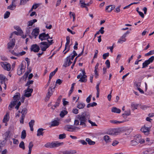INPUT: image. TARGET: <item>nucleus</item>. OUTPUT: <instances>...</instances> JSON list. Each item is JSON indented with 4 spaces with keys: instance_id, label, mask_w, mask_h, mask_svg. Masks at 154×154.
<instances>
[{
    "instance_id": "55",
    "label": "nucleus",
    "mask_w": 154,
    "mask_h": 154,
    "mask_svg": "<svg viewBox=\"0 0 154 154\" xmlns=\"http://www.w3.org/2000/svg\"><path fill=\"white\" fill-rule=\"evenodd\" d=\"M70 38L69 36H67L66 37V42L65 45H69L70 43Z\"/></svg>"
},
{
    "instance_id": "26",
    "label": "nucleus",
    "mask_w": 154,
    "mask_h": 154,
    "mask_svg": "<svg viewBox=\"0 0 154 154\" xmlns=\"http://www.w3.org/2000/svg\"><path fill=\"white\" fill-rule=\"evenodd\" d=\"M44 129H43L42 128H40L38 129L37 130V135L38 136H39L40 135H43V131L44 130Z\"/></svg>"
},
{
    "instance_id": "16",
    "label": "nucleus",
    "mask_w": 154,
    "mask_h": 154,
    "mask_svg": "<svg viewBox=\"0 0 154 154\" xmlns=\"http://www.w3.org/2000/svg\"><path fill=\"white\" fill-rule=\"evenodd\" d=\"M55 87L52 88V87H50V88L49 89L48 94L46 95V98H48V99L50 97L52 94H53V90L54 88Z\"/></svg>"
},
{
    "instance_id": "42",
    "label": "nucleus",
    "mask_w": 154,
    "mask_h": 154,
    "mask_svg": "<svg viewBox=\"0 0 154 154\" xmlns=\"http://www.w3.org/2000/svg\"><path fill=\"white\" fill-rule=\"evenodd\" d=\"M75 83H73L72 84L71 87L70 89V91L69 92V96H70L72 93V92L73 91V89L74 87V86L75 85Z\"/></svg>"
},
{
    "instance_id": "6",
    "label": "nucleus",
    "mask_w": 154,
    "mask_h": 154,
    "mask_svg": "<svg viewBox=\"0 0 154 154\" xmlns=\"http://www.w3.org/2000/svg\"><path fill=\"white\" fill-rule=\"evenodd\" d=\"M40 47L42 51H45L49 47V45L46 42H42L40 43Z\"/></svg>"
},
{
    "instance_id": "4",
    "label": "nucleus",
    "mask_w": 154,
    "mask_h": 154,
    "mask_svg": "<svg viewBox=\"0 0 154 154\" xmlns=\"http://www.w3.org/2000/svg\"><path fill=\"white\" fill-rule=\"evenodd\" d=\"M1 65L2 67L5 70L9 71L11 69V65L6 62H1Z\"/></svg>"
},
{
    "instance_id": "11",
    "label": "nucleus",
    "mask_w": 154,
    "mask_h": 154,
    "mask_svg": "<svg viewBox=\"0 0 154 154\" xmlns=\"http://www.w3.org/2000/svg\"><path fill=\"white\" fill-rule=\"evenodd\" d=\"M33 90L32 89L29 88L28 87L27 89L25 90L24 96L28 97L31 96V94Z\"/></svg>"
},
{
    "instance_id": "20",
    "label": "nucleus",
    "mask_w": 154,
    "mask_h": 154,
    "mask_svg": "<svg viewBox=\"0 0 154 154\" xmlns=\"http://www.w3.org/2000/svg\"><path fill=\"white\" fill-rule=\"evenodd\" d=\"M115 7V6L114 5L107 6L106 8V10H107L108 12H109L114 9Z\"/></svg>"
},
{
    "instance_id": "46",
    "label": "nucleus",
    "mask_w": 154,
    "mask_h": 154,
    "mask_svg": "<svg viewBox=\"0 0 154 154\" xmlns=\"http://www.w3.org/2000/svg\"><path fill=\"white\" fill-rule=\"evenodd\" d=\"M138 106V105L135 104L134 103H132L131 105V106L132 109L134 110L135 109H137Z\"/></svg>"
},
{
    "instance_id": "37",
    "label": "nucleus",
    "mask_w": 154,
    "mask_h": 154,
    "mask_svg": "<svg viewBox=\"0 0 154 154\" xmlns=\"http://www.w3.org/2000/svg\"><path fill=\"white\" fill-rule=\"evenodd\" d=\"M27 112V110L26 108H24L23 109L22 111L21 112V113L22 114V116H25Z\"/></svg>"
},
{
    "instance_id": "13",
    "label": "nucleus",
    "mask_w": 154,
    "mask_h": 154,
    "mask_svg": "<svg viewBox=\"0 0 154 154\" xmlns=\"http://www.w3.org/2000/svg\"><path fill=\"white\" fill-rule=\"evenodd\" d=\"M60 153L63 154H74L76 153V151L75 150H66L63 151H60Z\"/></svg>"
},
{
    "instance_id": "53",
    "label": "nucleus",
    "mask_w": 154,
    "mask_h": 154,
    "mask_svg": "<svg viewBox=\"0 0 154 154\" xmlns=\"http://www.w3.org/2000/svg\"><path fill=\"white\" fill-rule=\"evenodd\" d=\"M154 59V56H152L150 58H149L148 60H146L150 63H152Z\"/></svg>"
},
{
    "instance_id": "1",
    "label": "nucleus",
    "mask_w": 154,
    "mask_h": 154,
    "mask_svg": "<svg viewBox=\"0 0 154 154\" xmlns=\"http://www.w3.org/2000/svg\"><path fill=\"white\" fill-rule=\"evenodd\" d=\"M90 118V115L87 112H82L81 114H79L77 116V118L80 121L79 125L82 126L83 127H85L87 126L86 122Z\"/></svg>"
},
{
    "instance_id": "43",
    "label": "nucleus",
    "mask_w": 154,
    "mask_h": 154,
    "mask_svg": "<svg viewBox=\"0 0 154 154\" xmlns=\"http://www.w3.org/2000/svg\"><path fill=\"white\" fill-rule=\"evenodd\" d=\"M150 63L146 60H145L142 64V68H144L147 66Z\"/></svg>"
},
{
    "instance_id": "30",
    "label": "nucleus",
    "mask_w": 154,
    "mask_h": 154,
    "mask_svg": "<svg viewBox=\"0 0 154 154\" xmlns=\"http://www.w3.org/2000/svg\"><path fill=\"white\" fill-rule=\"evenodd\" d=\"M125 122V121H118L114 120H110V122L113 124H116L118 125L119 124L123 123Z\"/></svg>"
},
{
    "instance_id": "18",
    "label": "nucleus",
    "mask_w": 154,
    "mask_h": 154,
    "mask_svg": "<svg viewBox=\"0 0 154 154\" xmlns=\"http://www.w3.org/2000/svg\"><path fill=\"white\" fill-rule=\"evenodd\" d=\"M39 38L42 41L47 39L46 36V33L45 32H43L40 34L39 36Z\"/></svg>"
},
{
    "instance_id": "40",
    "label": "nucleus",
    "mask_w": 154,
    "mask_h": 154,
    "mask_svg": "<svg viewBox=\"0 0 154 154\" xmlns=\"http://www.w3.org/2000/svg\"><path fill=\"white\" fill-rule=\"evenodd\" d=\"M26 136V133L25 130H23L21 133V138L23 139H24L25 138Z\"/></svg>"
},
{
    "instance_id": "33",
    "label": "nucleus",
    "mask_w": 154,
    "mask_h": 154,
    "mask_svg": "<svg viewBox=\"0 0 154 154\" xmlns=\"http://www.w3.org/2000/svg\"><path fill=\"white\" fill-rule=\"evenodd\" d=\"M135 140H134L131 141V143L132 146L136 145L138 143V141H137V138H135Z\"/></svg>"
},
{
    "instance_id": "21",
    "label": "nucleus",
    "mask_w": 154,
    "mask_h": 154,
    "mask_svg": "<svg viewBox=\"0 0 154 154\" xmlns=\"http://www.w3.org/2000/svg\"><path fill=\"white\" fill-rule=\"evenodd\" d=\"M35 122V121L34 120H31L29 123V126L30 128V130L31 131H33V126L34 125Z\"/></svg>"
},
{
    "instance_id": "27",
    "label": "nucleus",
    "mask_w": 154,
    "mask_h": 154,
    "mask_svg": "<svg viewBox=\"0 0 154 154\" xmlns=\"http://www.w3.org/2000/svg\"><path fill=\"white\" fill-rule=\"evenodd\" d=\"M103 139L106 143H109L111 141V139L110 138L109 136L107 135H105L104 136Z\"/></svg>"
},
{
    "instance_id": "28",
    "label": "nucleus",
    "mask_w": 154,
    "mask_h": 154,
    "mask_svg": "<svg viewBox=\"0 0 154 154\" xmlns=\"http://www.w3.org/2000/svg\"><path fill=\"white\" fill-rule=\"evenodd\" d=\"M5 77L3 75L0 74V82L2 85L4 82H5Z\"/></svg>"
},
{
    "instance_id": "12",
    "label": "nucleus",
    "mask_w": 154,
    "mask_h": 154,
    "mask_svg": "<svg viewBox=\"0 0 154 154\" xmlns=\"http://www.w3.org/2000/svg\"><path fill=\"white\" fill-rule=\"evenodd\" d=\"M82 72L83 73V75L82 77H81V78H80L79 81L81 82H85L87 81L86 79L87 76L85 75L86 73L84 70L82 71Z\"/></svg>"
},
{
    "instance_id": "23",
    "label": "nucleus",
    "mask_w": 154,
    "mask_h": 154,
    "mask_svg": "<svg viewBox=\"0 0 154 154\" xmlns=\"http://www.w3.org/2000/svg\"><path fill=\"white\" fill-rule=\"evenodd\" d=\"M15 101H12L9 105L8 109L9 110H11L12 108L16 105Z\"/></svg>"
},
{
    "instance_id": "7",
    "label": "nucleus",
    "mask_w": 154,
    "mask_h": 154,
    "mask_svg": "<svg viewBox=\"0 0 154 154\" xmlns=\"http://www.w3.org/2000/svg\"><path fill=\"white\" fill-rule=\"evenodd\" d=\"M150 130V127H147L144 125L143 127L141 129V131L144 134L146 135H148L149 134V131Z\"/></svg>"
},
{
    "instance_id": "48",
    "label": "nucleus",
    "mask_w": 154,
    "mask_h": 154,
    "mask_svg": "<svg viewBox=\"0 0 154 154\" xmlns=\"http://www.w3.org/2000/svg\"><path fill=\"white\" fill-rule=\"evenodd\" d=\"M59 102H57L54 105L52 106L51 108L53 109H54L55 108L59 106Z\"/></svg>"
},
{
    "instance_id": "17",
    "label": "nucleus",
    "mask_w": 154,
    "mask_h": 154,
    "mask_svg": "<svg viewBox=\"0 0 154 154\" xmlns=\"http://www.w3.org/2000/svg\"><path fill=\"white\" fill-rule=\"evenodd\" d=\"M135 138L137 139V141H138V143L142 144L144 143L145 142V140L144 139H141V136L139 134L135 136Z\"/></svg>"
},
{
    "instance_id": "10",
    "label": "nucleus",
    "mask_w": 154,
    "mask_h": 154,
    "mask_svg": "<svg viewBox=\"0 0 154 154\" xmlns=\"http://www.w3.org/2000/svg\"><path fill=\"white\" fill-rule=\"evenodd\" d=\"M10 131H7L5 132L3 134V136L4 137V140L3 141V144H5L6 142L7 141L8 138L10 137Z\"/></svg>"
},
{
    "instance_id": "41",
    "label": "nucleus",
    "mask_w": 154,
    "mask_h": 154,
    "mask_svg": "<svg viewBox=\"0 0 154 154\" xmlns=\"http://www.w3.org/2000/svg\"><path fill=\"white\" fill-rule=\"evenodd\" d=\"M9 116L6 114L4 117L3 119V122L4 123L8 121Z\"/></svg>"
},
{
    "instance_id": "54",
    "label": "nucleus",
    "mask_w": 154,
    "mask_h": 154,
    "mask_svg": "<svg viewBox=\"0 0 154 154\" xmlns=\"http://www.w3.org/2000/svg\"><path fill=\"white\" fill-rule=\"evenodd\" d=\"M88 122L91 124L92 126H97V125L95 123V122H93L91 121L90 120L88 119Z\"/></svg>"
},
{
    "instance_id": "8",
    "label": "nucleus",
    "mask_w": 154,
    "mask_h": 154,
    "mask_svg": "<svg viewBox=\"0 0 154 154\" xmlns=\"http://www.w3.org/2000/svg\"><path fill=\"white\" fill-rule=\"evenodd\" d=\"M70 57V55H69L66 57L65 63L63 65V66L66 67L69 66L72 63V62L71 61Z\"/></svg>"
},
{
    "instance_id": "39",
    "label": "nucleus",
    "mask_w": 154,
    "mask_h": 154,
    "mask_svg": "<svg viewBox=\"0 0 154 154\" xmlns=\"http://www.w3.org/2000/svg\"><path fill=\"white\" fill-rule=\"evenodd\" d=\"M41 5V3H37V4H34L33 6H32V7L31 9V11H32L33 9H36L40 5Z\"/></svg>"
},
{
    "instance_id": "14",
    "label": "nucleus",
    "mask_w": 154,
    "mask_h": 154,
    "mask_svg": "<svg viewBox=\"0 0 154 154\" xmlns=\"http://www.w3.org/2000/svg\"><path fill=\"white\" fill-rule=\"evenodd\" d=\"M15 39H12L11 40L10 42L8 43V48H13L15 45Z\"/></svg>"
},
{
    "instance_id": "15",
    "label": "nucleus",
    "mask_w": 154,
    "mask_h": 154,
    "mask_svg": "<svg viewBox=\"0 0 154 154\" xmlns=\"http://www.w3.org/2000/svg\"><path fill=\"white\" fill-rule=\"evenodd\" d=\"M61 144H63V143H59L56 142L55 143H52L50 144L49 146L50 148H53L60 146Z\"/></svg>"
},
{
    "instance_id": "38",
    "label": "nucleus",
    "mask_w": 154,
    "mask_h": 154,
    "mask_svg": "<svg viewBox=\"0 0 154 154\" xmlns=\"http://www.w3.org/2000/svg\"><path fill=\"white\" fill-rule=\"evenodd\" d=\"M80 4H81V7L82 8L86 7V3H85L84 0H80Z\"/></svg>"
},
{
    "instance_id": "9",
    "label": "nucleus",
    "mask_w": 154,
    "mask_h": 154,
    "mask_svg": "<svg viewBox=\"0 0 154 154\" xmlns=\"http://www.w3.org/2000/svg\"><path fill=\"white\" fill-rule=\"evenodd\" d=\"M30 50L31 51L38 52L40 50V48L37 45L34 44L31 45Z\"/></svg>"
},
{
    "instance_id": "50",
    "label": "nucleus",
    "mask_w": 154,
    "mask_h": 154,
    "mask_svg": "<svg viewBox=\"0 0 154 154\" xmlns=\"http://www.w3.org/2000/svg\"><path fill=\"white\" fill-rule=\"evenodd\" d=\"M10 12L9 11H6L4 15V18L5 19L8 18L10 15Z\"/></svg>"
},
{
    "instance_id": "58",
    "label": "nucleus",
    "mask_w": 154,
    "mask_h": 154,
    "mask_svg": "<svg viewBox=\"0 0 154 154\" xmlns=\"http://www.w3.org/2000/svg\"><path fill=\"white\" fill-rule=\"evenodd\" d=\"M25 116H21V117L20 118V122L21 124H23L24 123V119Z\"/></svg>"
},
{
    "instance_id": "63",
    "label": "nucleus",
    "mask_w": 154,
    "mask_h": 154,
    "mask_svg": "<svg viewBox=\"0 0 154 154\" xmlns=\"http://www.w3.org/2000/svg\"><path fill=\"white\" fill-rule=\"evenodd\" d=\"M33 146V143L31 141L29 143V145L28 147H29V149H32V147Z\"/></svg>"
},
{
    "instance_id": "32",
    "label": "nucleus",
    "mask_w": 154,
    "mask_h": 154,
    "mask_svg": "<svg viewBox=\"0 0 154 154\" xmlns=\"http://www.w3.org/2000/svg\"><path fill=\"white\" fill-rule=\"evenodd\" d=\"M80 129V128L79 127L72 126L71 128L68 130V131L71 132L76 131L77 130H78Z\"/></svg>"
},
{
    "instance_id": "29",
    "label": "nucleus",
    "mask_w": 154,
    "mask_h": 154,
    "mask_svg": "<svg viewBox=\"0 0 154 154\" xmlns=\"http://www.w3.org/2000/svg\"><path fill=\"white\" fill-rule=\"evenodd\" d=\"M111 111L112 112L119 113L121 112V110L116 107H114L112 108Z\"/></svg>"
},
{
    "instance_id": "3",
    "label": "nucleus",
    "mask_w": 154,
    "mask_h": 154,
    "mask_svg": "<svg viewBox=\"0 0 154 154\" xmlns=\"http://www.w3.org/2000/svg\"><path fill=\"white\" fill-rule=\"evenodd\" d=\"M121 132L119 128H114L110 130L109 131V134L111 135H117Z\"/></svg>"
},
{
    "instance_id": "24",
    "label": "nucleus",
    "mask_w": 154,
    "mask_h": 154,
    "mask_svg": "<svg viewBox=\"0 0 154 154\" xmlns=\"http://www.w3.org/2000/svg\"><path fill=\"white\" fill-rule=\"evenodd\" d=\"M85 106V104L84 103L80 102H78L77 105V107L79 109H83Z\"/></svg>"
},
{
    "instance_id": "47",
    "label": "nucleus",
    "mask_w": 154,
    "mask_h": 154,
    "mask_svg": "<svg viewBox=\"0 0 154 154\" xmlns=\"http://www.w3.org/2000/svg\"><path fill=\"white\" fill-rule=\"evenodd\" d=\"M154 54V50L150 51L149 52L145 54V56H148Z\"/></svg>"
},
{
    "instance_id": "52",
    "label": "nucleus",
    "mask_w": 154,
    "mask_h": 154,
    "mask_svg": "<svg viewBox=\"0 0 154 154\" xmlns=\"http://www.w3.org/2000/svg\"><path fill=\"white\" fill-rule=\"evenodd\" d=\"M134 85L137 89L138 88H139V87L140 86V83L136 82L134 83Z\"/></svg>"
},
{
    "instance_id": "57",
    "label": "nucleus",
    "mask_w": 154,
    "mask_h": 154,
    "mask_svg": "<svg viewBox=\"0 0 154 154\" xmlns=\"http://www.w3.org/2000/svg\"><path fill=\"white\" fill-rule=\"evenodd\" d=\"M105 64H106L107 67L109 68L110 66V63L109 60H107L105 62Z\"/></svg>"
},
{
    "instance_id": "44",
    "label": "nucleus",
    "mask_w": 154,
    "mask_h": 154,
    "mask_svg": "<svg viewBox=\"0 0 154 154\" xmlns=\"http://www.w3.org/2000/svg\"><path fill=\"white\" fill-rule=\"evenodd\" d=\"M14 7L15 8L16 7V5H14V3L12 2L11 4L8 6V8L11 10H13Z\"/></svg>"
},
{
    "instance_id": "19",
    "label": "nucleus",
    "mask_w": 154,
    "mask_h": 154,
    "mask_svg": "<svg viewBox=\"0 0 154 154\" xmlns=\"http://www.w3.org/2000/svg\"><path fill=\"white\" fill-rule=\"evenodd\" d=\"M125 37H125V35H123L119 39L118 43L122 44L123 42H125L126 40V39L125 38Z\"/></svg>"
},
{
    "instance_id": "56",
    "label": "nucleus",
    "mask_w": 154,
    "mask_h": 154,
    "mask_svg": "<svg viewBox=\"0 0 154 154\" xmlns=\"http://www.w3.org/2000/svg\"><path fill=\"white\" fill-rule=\"evenodd\" d=\"M79 142L80 143L83 145H86L87 144V142L83 140H79Z\"/></svg>"
},
{
    "instance_id": "62",
    "label": "nucleus",
    "mask_w": 154,
    "mask_h": 154,
    "mask_svg": "<svg viewBox=\"0 0 154 154\" xmlns=\"http://www.w3.org/2000/svg\"><path fill=\"white\" fill-rule=\"evenodd\" d=\"M33 81L32 80L30 81L28 80L26 84V86H29V85L33 83Z\"/></svg>"
},
{
    "instance_id": "35",
    "label": "nucleus",
    "mask_w": 154,
    "mask_h": 154,
    "mask_svg": "<svg viewBox=\"0 0 154 154\" xmlns=\"http://www.w3.org/2000/svg\"><path fill=\"white\" fill-rule=\"evenodd\" d=\"M125 113H124L122 114V116L124 118L126 119L127 116H129L131 114V112L130 111H128L127 112H125Z\"/></svg>"
},
{
    "instance_id": "25",
    "label": "nucleus",
    "mask_w": 154,
    "mask_h": 154,
    "mask_svg": "<svg viewBox=\"0 0 154 154\" xmlns=\"http://www.w3.org/2000/svg\"><path fill=\"white\" fill-rule=\"evenodd\" d=\"M37 21V20L35 19L29 21L27 23V26H32V25Z\"/></svg>"
},
{
    "instance_id": "36",
    "label": "nucleus",
    "mask_w": 154,
    "mask_h": 154,
    "mask_svg": "<svg viewBox=\"0 0 154 154\" xmlns=\"http://www.w3.org/2000/svg\"><path fill=\"white\" fill-rule=\"evenodd\" d=\"M68 112H67L65 110H62L61 112H60V116L61 117H63L66 114H67Z\"/></svg>"
},
{
    "instance_id": "22",
    "label": "nucleus",
    "mask_w": 154,
    "mask_h": 154,
    "mask_svg": "<svg viewBox=\"0 0 154 154\" xmlns=\"http://www.w3.org/2000/svg\"><path fill=\"white\" fill-rule=\"evenodd\" d=\"M20 97V94L19 93H17L16 95L14 96L13 97V99L14 100V101H15L16 103L19 100Z\"/></svg>"
},
{
    "instance_id": "2",
    "label": "nucleus",
    "mask_w": 154,
    "mask_h": 154,
    "mask_svg": "<svg viewBox=\"0 0 154 154\" xmlns=\"http://www.w3.org/2000/svg\"><path fill=\"white\" fill-rule=\"evenodd\" d=\"M39 29L38 27H36L34 29L32 33V35H29V36L30 38L31 39H32L34 37L35 38H36L39 34Z\"/></svg>"
},
{
    "instance_id": "45",
    "label": "nucleus",
    "mask_w": 154,
    "mask_h": 154,
    "mask_svg": "<svg viewBox=\"0 0 154 154\" xmlns=\"http://www.w3.org/2000/svg\"><path fill=\"white\" fill-rule=\"evenodd\" d=\"M19 146L23 149H25V147L24 142L23 141H21L19 144Z\"/></svg>"
},
{
    "instance_id": "59",
    "label": "nucleus",
    "mask_w": 154,
    "mask_h": 154,
    "mask_svg": "<svg viewBox=\"0 0 154 154\" xmlns=\"http://www.w3.org/2000/svg\"><path fill=\"white\" fill-rule=\"evenodd\" d=\"M109 55V53H107L103 54V59L105 60L106 58V57H108Z\"/></svg>"
},
{
    "instance_id": "60",
    "label": "nucleus",
    "mask_w": 154,
    "mask_h": 154,
    "mask_svg": "<svg viewBox=\"0 0 154 154\" xmlns=\"http://www.w3.org/2000/svg\"><path fill=\"white\" fill-rule=\"evenodd\" d=\"M55 74V73H54V72H51L49 75V81H50L52 77Z\"/></svg>"
},
{
    "instance_id": "61",
    "label": "nucleus",
    "mask_w": 154,
    "mask_h": 154,
    "mask_svg": "<svg viewBox=\"0 0 154 154\" xmlns=\"http://www.w3.org/2000/svg\"><path fill=\"white\" fill-rule=\"evenodd\" d=\"M72 126H71L69 125H66L64 127V129L65 130H67L68 131V130L70 129L72 127Z\"/></svg>"
},
{
    "instance_id": "49",
    "label": "nucleus",
    "mask_w": 154,
    "mask_h": 154,
    "mask_svg": "<svg viewBox=\"0 0 154 154\" xmlns=\"http://www.w3.org/2000/svg\"><path fill=\"white\" fill-rule=\"evenodd\" d=\"M138 9L139 8H136V11L138 12V13H139V14L141 16V17L142 18H143L144 17L143 14L142 12L139 11Z\"/></svg>"
},
{
    "instance_id": "5",
    "label": "nucleus",
    "mask_w": 154,
    "mask_h": 154,
    "mask_svg": "<svg viewBox=\"0 0 154 154\" xmlns=\"http://www.w3.org/2000/svg\"><path fill=\"white\" fill-rule=\"evenodd\" d=\"M25 66L22 63L19 66L17 69V74L20 75H21L25 71Z\"/></svg>"
},
{
    "instance_id": "34",
    "label": "nucleus",
    "mask_w": 154,
    "mask_h": 154,
    "mask_svg": "<svg viewBox=\"0 0 154 154\" xmlns=\"http://www.w3.org/2000/svg\"><path fill=\"white\" fill-rule=\"evenodd\" d=\"M59 122L56 120H54L51 122V126L54 127L58 125Z\"/></svg>"
},
{
    "instance_id": "51",
    "label": "nucleus",
    "mask_w": 154,
    "mask_h": 154,
    "mask_svg": "<svg viewBox=\"0 0 154 154\" xmlns=\"http://www.w3.org/2000/svg\"><path fill=\"white\" fill-rule=\"evenodd\" d=\"M66 137V134L63 133L62 134H60L59 135V139H62L65 138Z\"/></svg>"
},
{
    "instance_id": "31",
    "label": "nucleus",
    "mask_w": 154,
    "mask_h": 154,
    "mask_svg": "<svg viewBox=\"0 0 154 154\" xmlns=\"http://www.w3.org/2000/svg\"><path fill=\"white\" fill-rule=\"evenodd\" d=\"M86 141L88 142L89 145H94L95 143L94 141H92L91 139L89 138H87L85 140Z\"/></svg>"
},
{
    "instance_id": "64",
    "label": "nucleus",
    "mask_w": 154,
    "mask_h": 154,
    "mask_svg": "<svg viewBox=\"0 0 154 154\" xmlns=\"http://www.w3.org/2000/svg\"><path fill=\"white\" fill-rule=\"evenodd\" d=\"M119 143V142H118V141L115 140L113 141L112 143V145L113 146H116L117 144H118Z\"/></svg>"
}]
</instances>
